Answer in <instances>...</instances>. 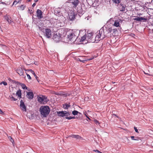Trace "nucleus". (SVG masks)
<instances>
[{"label":"nucleus","instance_id":"f257e3e1","mask_svg":"<svg viewBox=\"0 0 153 153\" xmlns=\"http://www.w3.org/2000/svg\"><path fill=\"white\" fill-rule=\"evenodd\" d=\"M79 33L78 30L69 31L68 32V38L70 41L74 42L77 39Z\"/></svg>","mask_w":153,"mask_h":153},{"label":"nucleus","instance_id":"f03ea898","mask_svg":"<svg viewBox=\"0 0 153 153\" xmlns=\"http://www.w3.org/2000/svg\"><path fill=\"white\" fill-rule=\"evenodd\" d=\"M104 30L100 29L96 33V36L94 39L95 42L97 43L101 40L103 39L105 37L104 34Z\"/></svg>","mask_w":153,"mask_h":153},{"label":"nucleus","instance_id":"7ed1b4c3","mask_svg":"<svg viewBox=\"0 0 153 153\" xmlns=\"http://www.w3.org/2000/svg\"><path fill=\"white\" fill-rule=\"evenodd\" d=\"M39 111L43 117H46L49 114L50 109L47 106H42L40 108Z\"/></svg>","mask_w":153,"mask_h":153},{"label":"nucleus","instance_id":"20e7f679","mask_svg":"<svg viewBox=\"0 0 153 153\" xmlns=\"http://www.w3.org/2000/svg\"><path fill=\"white\" fill-rule=\"evenodd\" d=\"M93 35L94 33L92 32L88 33L86 35L87 42H85V43H87L89 42H95V40H94V36Z\"/></svg>","mask_w":153,"mask_h":153},{"label":"nucleus","instance_id":"39448f33","mask_svg":"<svg viewBox=\"0 0 153 153\" xmlns=\"http://www.w3.org/2000/svg\"><path fill=\"white\" fill-rule=\"evenodd\" d=\"M112 30V28L111 27L108 26L106 27L105 31H104V34L105 37L108 36H111Z\"/></svg>","mask_w":153,"mask_h":153},{"label":"nucleus","instance_id":"423d86ee","mask_svg":"<svg viewBox=\"0 0 153 153\" xmlns=\"http://www.w3.org/2000/svg\"><path fill=\"white\" fill-rule=\"evenodd\" d=\"M38 100L39 102L44 104L46 103L48 100L45 96H41L38 97Z\"/></svg>","mask_w":153,"mask_h":153},{"label":"nucleus","instance_id":"0eeeda50","mask_svg":"<svg viewBox=\"0 0 153 153\" xmlns=\"http://www.w3.org/2000/svg\"><path fill=\"white\" fill-rule=\"evenodd\" d=\"M70 112L67 111H57V113L58 116L63 117L65 116H68L70 114Z\"/></svg>","mask_w":153,"mask_h":153},{"label":"nucleus","instance_id":"6e6552de","mask_svg":"<svg viewBox=\"0 0 153 153\" xmlns=\"http://www.w3.org/2000/svg\"><path fill=\"white\" fill-rule=\"evenodd\" d=\"M44 35L48 38H50L51 36L52 32L51 30L49 29L46 28L44 32Z\"/></svg>","mask_w":153,"mask_h":153},{"label":"nucleus","instance_id":"1a4fd4ad","mask_svg":"<svg viewBox=\"0 0 153 153\" xmlns=\"http://www.w3.org/2000/svg\"><path fill=\"white\" fill-rule=\"evenodd\" d=\"M76 14L74 13V11H71L68 15L69 19L71 21L73 20L75 18Z\"/></svg>","mask_w":153,"mask_h":153},{"label":"nucleus","instance_id":"9d476101","mask_svg":"<svg viewBox=\"0 0 153 153\" xmlns=\"http://www.w3.org/2000/svg\"><path fill=\"white\" fill-rule=\"evenodd\" d=\"M36 16L39 19H41L43 17L42 11L39 10L37 9L36 12Z\"/></svg>","mask_w":153,"mask_h":153},{"label":"nucleus","instance_id":"9b49d317","mask_svg":"<svg viewBox=\"0 0 153 153\" xmlns=\"http://www.w3.org/2000/svg\"><path fill=\"white\" fill-rule=\"evenodd\" d=\"M70 1L73 4V7L74 8H76L79 3L78 0H70Z\"/></svg>","mask_w":153,"mask_h":153},{"label":"nucleus","instance_id":"f8f14e48","mask_svg":"<svg viewBox=\"0 0 153 153\" xmlns=\"http://www.w3.org/2000/svg\"><path fill=\"white\" fill-rule=\"evenodd\" d=\"M20 106L22 110L24 111H26V107L24 103L23 100L20 101Z\"/></svg>","mask_w":153,"mask_h":153},{"label":"nucleus","instance_id":"ddd939ff","mask_svg":"<svg viewBox=\"0 0 153 153\" xmlns=\"http://www.w3.org/2000/svg\"><path fill=\"white\" fill-rule=\"evenodd\" d=\"M27 95L26 96L27 98L30 99H32L34 96V95L33 92H26Z\"/></svg>","mask_w":153,"mask_h":153},{"label":"nucleus","instance_id":"4468645a","mask_svg":"<svg viewBox=\"0 0 153 153\" xmlns=\"http://www.w3.org/2000/svg\"><path fill=\"white\" fill-rule=\"evenodd\" d=\"M52 38L55 41L57 42L60 40V36L57 35V34H54L53 35Z\"/></svg>","mask_w":153,"mask_h":153},{"label":"nucleus","instance_id":"2eb2a0df","mask_svg":"<svg viewBox=\"0 0 153 153\" xmlns=\"http://www.w3.org/2000/svg\"><path fill=\"white\" fill-rule=\"evenodd\" d=\"M119 7L120 11H123L125 10L126 6L123 4H120L119 5Z\"/></svg>","mask_w":153,"mask_h":153},{"label":"nucleus","instance_id":"dca6fc26","mask_svg":"<svg viewBox=\"0 0 153 153\" xmlns=\"http://www.w3.org/2000/svg\"><path fill=\"white\" fill-rule=\"evenodd\" d=\"M17 72L20 75H22L23 73V69L21 68H18L16 70Z\"/></svg>","mask_w":153,"mask_h":153},{"label":"nucleus","instance_id":"f3484780","mask_svg":"<svg viewBox=\"0 0 153 153\" xmlns=\"http://www.w3.org/2000/svg\"><path fill=\"white\" fill-rule=\"evenodd\" d=\"M20 85H21V86L22 87V88L23 89L27 90L28 91H30V89H28L26 86V85L25 84L20 83Z\"/></svg>","mask_w":153,"mask_h":153},{"label":"nucleus","instance_id":"a211bd4d","mask_svg":"<svg viewBox=\"0 0 153 153\" xmlns=\"http://www.w3.org/2000/svg\"><path fill=\"white\" fill-rule=\"evenodd\" d=\"M72 137L73 138H75L77 139H80L81 137L78 135H72L71 136H70L69 137Z\"/></svg>","mask_w":153,"mask_h":153},{"label":"nucleus","instance_id":"6ab92c4d","mask_svg":"<svg viewBox=\"0 0 153 153\" xmlns=\"http://www.w3.org/2000/svg\"><path fill=\"white\" fill-rule=\"evenodd\" d=\"M86 37H87L86 35L83 36L80 39V41H85V42H87V39Z\"/></svg>","mask_w":153,"mask_h":153},{"label":"nucleus","instance_id":"aec40b11","mask_svg":"<svg viewBox=\"0 0 153 153\" xmlns=\"http://www.w3.org/2000/svg\"><path fill=\"white\" fill-rule=\"evenodd\" d=\"M145 19H146L145 18H144L142 17H137V18H136L134 19V20H136V21H141V20H145Z\"/></svg>","mask_w":153,"mask_h":153},{"label":"nucleus","instance_id":"412c9836","mask_svg":"<svg viewBox=\"0 0 153 153\" xmlns=\"http://www.w3.org/2000/svg\"><path fill=\"white\" fill-rule=\"evenodd\" d=\"M25 5L24 4L21 5L20 6H19L18 7V9L19 10H24L25 7Z\"/></svg>","mask_w":153,"mask_h":153},{"label":"nucleus","instance_id":"4be33fe9","mask_svg":"<svg viewBox=\"0 0 153 153\" xmlns=\"http://www.w3.org/2000/svg\"><path fill=\"white\" fill-rule=\"evenodd\" d=\"M70 107V105L68 104H65L63 105V108L65 109H68Z\"/></svg>","mask_w":153,"mask_h":153},{"label":"nucleus","instance_id":"5701e85b","mask_svg":"<svg viewBox=\"0 0 153 153\" xmlns=\"http://www.w3.org/2000/svg\"><path fill=\"white\" fill-rule=\"evenodd\" d=\"M117 31V29L116 28H112L111 32V35H114L116 34Z\"/></svg>","mask_w":153,"mask_h":153},{"label":"nucleus","instance_id":"b1692460","mask_svg":"<svg viewBox=\"0 0 153 153\" xmlns=\"http://www.w3.org/2000/svg\"><path fill=\"white\" fill-rule=\"evenodd\" d=\"M113 25L114 26L117 27L119 26L120 23L118 21H115Z\"/></svg>","mask_w":153,"mask_h":153},{"label":"nucleus","instance_id":"393cba45","mask_svg":"<svg viewBox=\"0 0 153 153\" xmlns=\"http://www.w3.org/2000/svg\"><path fill=\"white\" fill-rule=\"evenodd\" d=\"M16 95L19 97H21L22 93L21 90H19L17 91L16 92Z\"/></svg>","mask_w":153,"mask_h":153},{"label":"nucleus","instance_id":"a878e982","mask_svg":"<svg viewBox=\"0 0 153 153\" xmlns=\"http://www.w3.org/2000/svg\"><path fill=\"white\" fill-rule=\"evenodd\" d=\"M72 114L74 115H77L78 114H81V113L76 111H74L72 112Z\"/></svg>","mask_w":153,"mask_h":153},{"label":"nucleus","instance_id":"bb28decb","mask_svg":"<svg viewBox=\"0 0 153 153\" xmlns=\"http://www.w3.org/2000/svg\"><path fill=\"white\" fill-rule=\"evenodd\" d=\"M38 27H39V29L40 30H41V31H42V32H43V33L45 32V30L46 29L43 28L42 27H40L39 26Z\"/></svg>","mask_w":153,"mask_h":153},{"label":"nucleus","instance_id":"cd10ccee","mask_svg":"<svg viewBox=\"0 0 153 153\" xmlns=\"http://www.w3.org/2000/svg\"><path fill=\"white\" fill-rule=\"evenodd\" d=\"M19 0H15L12 4V6H13L14 5H16V4L18 3L19 2Z\"/></svg>","mask_w":153,"mask_h":153},{"label":"nucleus","instance_id":"c85d7f7f","mask_svg":"<svg viewBox=\"0 0 153 153\" xmlns=\"http://www.w3.org/2000/svg\"><path fill=\"white\" fill-rule=\"evenodd\" d=\"M4 19L6 21H7L9 20V16L6 15L4 16Z\"/></svg>","mask_w":153,"mask_h":153},{"label":"nucleus","instance_id":"c756f323","mask_svg":"<svg viewBox=\"0 0 153 153\" xmlns=\"http://www.w3.org/2000/svg\"><path fill=\"white\" fill-rule=\"evenodd\" d=\"M8 23L10 24H11L12 22H13V20L11 19V18L10 17V19H9V20L7 21Z\"/></svg>","mask_w":153,"mask_h":153},{"label":"nucleus","instance_id":"7c9ffc66","mask_svg":"<svg viewBox=\"0 0 153 153\" xmlns=\"http://www.w3.org/2000/svg\"><path fill=\"white\" fill-rule=\"evenodd\" d=\"M29 71L32 73V74L35 76L36 78H37V76H36L35 73L34 72V71L32 70H30Z\"/></svg>","mask_w":153,"mask_h":153},{"label":"nucleus","instance_id":"2f4dec72","mask_svg":"<svg viewBox=\"0 0 153 153\" xmlns=\"http://www.w3.org/2000/svg\"><path fill=\"white\" fill-rule=\"evenodd\" d=\"M112 1L116 3H119L120 2V0H112Z\"/></svg>","mask_w":153,"mask_h":153},{"label":"nucleus","instance_id":"473e14b6","mask_svg":"<svg viewBox=\"0 0 153 153\" xmlns=\"http://www.w3.org/2000/svg\"><path fill=\"white\" fill-rule=\"evenodd\" d=\"M8 138L10 140L11 142H12L13 143V140L12 139V137H11L10 136V137H9Z\"/></svg>","mask_w":153,"mask_h":153},{"label":"nucleus","instance_id":"72a5a7b5","mask_svg":"<svg viewBox=\"0 0 153 153\" xmlns=\"http://www.w3.org/2000/svg\"><path fill=\"white\" fill-rule=\"evenodd\" d=\"M0 83H1V84H3L4 85H7V82H4V81L2 82H1Z\"/></svg>","mask_w":153,"mask_h":153},{"label":"nucleus","instance_id":"f704fd0d","mask_svg":"<svg viewBox=\"0 0 153 153\" xmlns=\"http://www.w3.org/2000/svg\"><path fill=\"white\" fill-rule=\"evenodd\" d=\"M94 122L96 124H100V123L98 121H97V120H94Z\"/></svg>","mask_w":153,"mask_h":153},{"label":"nucleus","instance_id":"c9c22d12","mask_svg":"<svg viewBox=\"0 0 153 153\" xmlns=\"http://www.w3.org/2000/svg\"><path fill=\"white\" fill-rule=\"evenodd\" d=\"M95 152H97V153H102V152H100L98 150H93Z\"/></svg>","mask_w":153,"mask_h":153},{"label":"nucleus","instance_id":"e433bc0d","mask_svg":"<svg viewBox=\"0 0 153 153\" xmlns=\"http://www.w3.org/2000/svg\"><path fill=\"white\" fill-rule=\"evenodd\" d=\"M10 98L12 99V100H13L14 101L16 100V99L15 98L13 97L12 96H11V97H10Z\"/></svg>","mask_w":153,"mask_h":153},{"label":"nucleus","instance_id":"4c0bfd02","mask_svg":"<svg viewBox=\"0 0 153 153\" xmlns=\"http://www.w3.org/2000/svg\"><path fill=\"white\" fill-rule=\"evenodd\" d=\"M27 77L29 79H31V77L30 76V75L29 74H27Z\"/></svg>","mask_w":153,"mask_h":153},{"label":"nucleus","instance_id":"58836bf2","mask_svg":"<svg viewBox=\"0 0 153 153\" xmlns=\"http://www.w3.org/2000/svg\"><path fill=\"white\" fill-rule=\"evenodd\" d=\"M116 117L117 118H119L117 116L116 114H113L112 115V117Z\"/></svg>","mask_w":153,"mask_h":153},{"label":"nucleus","instance_id":"ea45409f","mask_svg":"<svg viewBox=\"0 0 153 153\" xmlns=\"http://www.w3.org/2000/svg\"><path fill=\"white\" fill-rule=\"evenodd\" d=\"M66 118L68 120H71L72 119L71 117H66Z\"/></svg>","mask_w":153,"mask_h":153},{"label":"nucleus","instance_id":"a19ab883","mask_svg":"<svg viewBox=\"0 0 153 153\" xmlns=\"http://www.w3.org/2000/svg\"><path fill=\"white\" fill-rule=\"evenodd\" d=\"M0 114H4V113L2 111V110L0 109Z\"/></svg>","mask_w":153,"mask_h":153},{"label":"nucleus","instance_id":"79ce46f5","mask_svg":"<svg viewBox=\"0 0 153 153\" xmlns=\"http://www.w3.org/2000/svg\"><path fill=\"white\" fill-rule=\"evenodd\" d=\"M134 129L136 132H138V130L137 129L136 127H134Z\"/></svg>","mask_w":153,"mask_h":153},{"label":"nucleus","instance_id":"37998d69","mask_svg":"<svg viewBox=\"0 0 153 153\" xmlns=\"http://www.w3.org/2000/svg\"><path fill=\"white\" fill-rule=\"evenodd\" d=\"M131 139L132 140H134L135 139L134 138V136H131Z\"/></svg>","mask_w":153,"mask_h":153},{"label":"nucleus","instance_id":"c03bdc74","mask_svg":"<svg viewBox=\"0 0 153 153\" xmlns=\"http://www.w3.org/2000/svg\"><path fill=\"white\" fill-rule=\"evenodd\" d=\"M36 5V3H34L32 5V7H34Z\"/></svg>","mask_w":153,"mask_h":153},{"label":"nucleus","instance_id":"a18cd8bd","mask_svg":"<svg viewBox=\"0 0 153 153\" xmlns=\"http://www.w3.org/2000/svg\"><path fill=\"white\" fill-rule=\"evenodd\" d=\"M85 115L86 116L87 118H88V119H90L87 116L86 113H85Z\"/></svg>","mask_w":153,"mask_h":153},{"label":"nucleus","instance_id":"49530a36","mask_svg":"<svg viewBox=\"0 0 153 153\" xmlns=\"http://www.w3.org/2000/svg\"><path fill=\"white\" fill-rule=\"evenodd\" d=\"M138 138L137 137H136V139H135L134 140H139L138 139Z\"/></svg>","mask_w":153,"mask_h":153},{"label":"nucleus","instance_id":"de8ad7c7","mask_svg":"<svg viewBox=\"0 0 153 153\" xmlns=\"http://www.w3.org/2000/svg\"><path fill=\"white\" fill-rule=\"evenodd\" d=\"M38 0H34L35 2H36L38 1Z\"/></svg>","mask_w":153,"mask_h":153},{"label":"nucleus","instance_id":"09e8293b","mask_svg":"<svg viewBox=\"0 0 153 153\" xmlns=\"http://www.w3.org/2000/svg\"><path fill=\"white\" fill-rule=\"evenodd\" d=\"M8 80L9 81H11L12 80L10 78H9Z\"/></svg>","mask_w":153,"mask_h":153},{"label":"nucleus","instance_id":"8fccbe9b","mask_svg":"<svg viewBox=\"0 0 153 153\" xmlns=\"http://www.w3.org/2000/svg\"><path fill=\"white\" fill-rule=\"evenodd\" d=\"M72 117V119L75 118V117Z\"/></svg>","mask_w":153,"mask_h":153},{"label":"nucleus","instance_id":"3c124183","mask_svg":"<svg viewBox=\"0 0 153 153\" xmlns=\"http://www.w3.org/2000/svg\"><path fill=\"white\" fill-rule=\"evenodd\" d=\"M144 73H145V74H148V73H146L145 72H144Z\"/></svg>","mask_w":153,"mask_h":153},{"label":"nucleus","instance_id":"603ef678","mask_svg":"<svg viewBox=\"0 0 153 153\" xmlns=\"http://www.w3.org/2000/svg\"><path fill=\"white\" fill-rule=\"evenodd\" d=\"M31 0H28L29 1H30Z\"/></svg>","mask_w":153,"mask_h":153},{"label":"nucleus","instance_id":"864d4df0","mask_svg":"<svg viewBox=\"0 0 153 153\" xmlns=\"http://www.w3.org/2000/svg\"><path fill=\"white\" fill-rule=\"evenodd\" d=\"M152 1L153 3V0H152Z\"/></svg>","mask_w":153,"mask_h":153},{"label":"nucleus","instance_id":"5fc2aeb1","mask_svg":"<svg viewBox=\"0 0 153 153\" xmlns=\"http://www.w3.org/2000/svg\"><path fill=\"white\" fill-rule=\"evenodd\" d=\"M84 61H85V60H83V62H84Z\"/></svg>","mask_w":153,"mask_h":153}]
</instances>
